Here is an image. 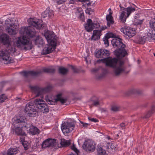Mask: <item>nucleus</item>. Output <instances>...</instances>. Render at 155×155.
Here are the masks:
<instances>
[{
	"label": "nucleus",
	"mask_w": 155,
	"mask_h": 155,
	"mask_svg": "<svg viewBox=\"0 0 155 155\" xmlns=\"http://www.w3.org/2000/svg\"><path fill=\"white\" fill-rule=\"evenodd\" d=\"M30 26L22 28L20 30V34H22V38L19 37L16 42L18 48H21L22 46L28 45L29 43V40L25 35L29 38H32L35 36L36 32L34 27L37 29H40L44 28L45 25L43 24L41 20H35L33 19L30 18L28 20Z\"/></svg>",
	"instance_id": "obj_1"
},
{
	"label": "nucleus",
	"mask_w": 155,
	"mask_h": 155,
	"mask_svg": "<svg viewBox=\"0 0 155 155\" xmlns=\"http://www.w3.org/2000/svg\"><path fill=\"white\" fill-rule=\"evenodd\" d=\"M31 91L35 94V97H40L41 99H36L34 101L35 106L36 108L41 110V111L43 113H48L49 111V108L46 104H45L44 101L42 100L43 97V94L49 91L52 89V87L48 86L45 88L39 87L36 86H29Z\"/></svg>",
	"instance_id": "obj_2"
},
{
	"label": "nucleus",
	"mask_w": 155,
	"mask_h": 155,
	"mask_svg": "<svg viewBox=\"0 0 155 155\" xmlns=\"http://www.w3.org/2000/svg\"><path fill=\"white\" fill-rule=\"evenodd\" d=\"M101 61L105 63L106 66L114 69V74L115 76H119L125 70L124 62L118 60L116 58L109 57L103 58Z\"/></svg>",
	"instance_id": "obj_3"
},
{
	"label": "nucleus",
	"mask_w": 155,
	"mask_h": 155,
	"mask_svg": "<svg viewBox=\"0 0 155 155\" xmlns=\"http://www.w3.org/2000/svg\"><path fill=\"white\" fill-rule=\"evenodd\" d=\"M122 41L121 38L117 37L113 39L111 41L113 47L117 48L114 51V54L119 58H123L127 54V52L125 49V45Z\"/></svg>",
	"instance_id": "obj_4"
},
{
	"label": "nucleus",
	"mask_w": 155,
	"mask_h": 155,
	"mask_svg": "<svg viewBox=\"0 0 155 155\" xmlns=\"http://www.w3.org/2000/svg\"><path fill=\"white\" fill-rule=\"evenodd\" d=\"M122 41L121 38L117 37L113 39L111 41L113 47L117 48L114 51V54L119 58H123L127 54V52L125 49V45Z\"/></svg>",
	"instance_id": "obj_5"
},
{
	"label": "nucleus",
	"mask_w": 155,
	"mask_h": 155,
	"mask_svg": "<svg viewBox=\"0 0 155 155\" xmlns=\"http://www.w3.org/2000/svg\"><path fill=\"white\" fill-rule=\"evenodd\" d=\"M26 120L25 118L23 116H19V118H17L15 121V123L16 124L20 122L21 125H24L26 129H29V133L30 134L32 135H35L39 134L40 130L36 127L34 126L31 124H27L26 121Z\"/></svg>",
	"instance_id": "obj_6"
},
{
	"label": "nucleus",
	"mask_w": 155,
	"mask_h": 155,
	"mask_svg": "<svg viewBox=\"0 0 155 155\" xmlns=\"http://www.w3.org/2000/svg\"><path fill=\"white\" fill-rule=\"evenodd\" d=\"M8 51L6 50H2L0 51V58L5 61V63L8 64L13 63V60L12 58L10 57V52L14 53L16 52V50L14 47H11Z\"/></svg>",
	"instance_id": "obj_7"
},
{
	"label": "nucleus",
	"mask_w": 155,
	"mask_h": 155,
	"mask_svg": "<svg viewBox=\"0 0 155 155\" xmlns=\"http://www.w3.org/2000/svg\"><path fill=\"white\" fill-rule=\"evenodd\" d=\"M34 102L33 101L29 102L26 104L25 111L28 113L30 117H34L37 115V110L36 107L35 106Z\"/></svg>",
	"instance_id": "obj_8"
},
{
	"label": "nucleus",
	"mask_w": 155,
	"mask_h": 155,
	"mask_svg": "<svg viewBox=\"0 0 155 155\" xmlns=\"http://www.w3.org/2000/svg\"><path fill=\"white\" fill-rule=\"evenodd\" d=\"M44 36L50 45L55 46L57 45V37L55 36L53 31H47L45 33Z\"/></svg>",
	"instance_id": "obj_9"
},
{
	"label": "nucleus",
	"mask_w": 155,
	"mask_h": 155,
	"mask_svg": "<svg viewBox=\"0 0 155 155\" xmlns=\"http://www.w3.org/2000/svg\"><path fill=\"white\" fill-rule=\"evenodd\" d=\"M124 11H123L120 16L119 18L120 21L123 23H125L126 18L129 17L130 14L135 10V9L132 7H128L127 8H123Z\"/></svg>",
	"instance_id": "obj_10"
},
{
	"label": "nucleus",
	"mask_w": 155,
	"mask_h": 155,
	"mask_svg": "<svg viewBox=\"0 0 155 155\" xmlns=\"http://www.w3.org/2000/svg\"><path fill=\"white\" fill-rule=\"evenodd\" d=\"M96 144L92 140H87L84 143L82 147L87 152H93L95 149Z\"/></svg>",
	"instance_id": "obj_11"
},
{
	"label": "nucleus",
	"mask_w": 155,
	"mask_h": 155,
	"mask_svg": "<svg viewBox=\"0 0 155 155\" xmlns=\"http://www.w3.org/2000/svg\"><path fill=\"white\" fill-rule=\"evenodd\" d=\"M75 125L72 123L64 122L62 124L61 128L64 134H68L74 129Z\"/></svg>",
	"instance_id": "obj_12"
},
{
	"label": "nucleus",
	"mask_w": 155,
	"mask_h": 155,
	"mask_svg": "<svg viewBox=\"0 0 155 155\" xmlns=\"http://www.w3.org/2000/svg\"><path fill=\"white\" fill-rule=\"evenodd\" d=\"M10 21L9 19H8L5 21V25L7 27L6 30L9 35H14L16 34L15 29L16 28L17 25L15 23L8 24V22Z\"/></svg>",
	"instance_id": "obj_13"
},
{
	"label": "nucleus",
	"mask_w": 155,
	"mask_h": 155,
	"mask_svg": "<svg viewBox=\"0 0 155 155\" xmlns=\"http://www.w3.org/2000/svg\"><path fill=\"white\" fill-rule=\"evenodd\" d=\"M120 30L124 34L129 38L133 37L136 34V31L134 28L127 27L121 28Z\"/></svg>",
	"instance_id": "obj_14"
},
{
	"label": "nucleus",
	"mask_w": 155,
	"mask_h": 155,
	"mask_svg": "<svg viewBox=\"0 0 155 155\" xmlns=\"http://www.w3.org/2000/svg\"><path fill=\"white\" fill-rule=\"evenodd\" d=\"M149 24L151 28L147 33V38L150 41H151V36L155 35V19L150 20Z\"/></svg>",
	"instance_id": "obj_15"
},
{
	"label": "nucleus",
	"mask_w": 155,
	"mask_h": 155,
	"mask_svg": "<svg viewBox=\"0 0 155 155\" xmlns=\"http://www.w3.org/2000/svg\"><path fill=\"white\" fill-rule=\"evenodd\" d=\"M110 54L109 51L103 49H100L97 51L95 53V56L97 58H107Z\"/></svg>",
	"instance_id": "obj_16"
},
{
	"label": "nucleus",
	"mask_w": 155,
	"mask_h": 155,
	"mask_svg": "<svg viewBox=\"0 0 155 155\" xmlns=\"http://www.w3.org/2000/svg\"><path fill=\"white\" fill-rule=\"evenodd\" d=\"M55 139L50 138L45 140L41 144L42 148L53 147L55 143Z\"/></svg>",
	"instance_id": "obj_17"
},
{
	"label": "nucleus",
	"mask_w": 155,
	"mask_h": 155,
	"mask_svg": "<svg viewBox=\"0 0 155 155\" xmlns=\"http://www.w3.org/2000/svg\"><path fill=\"white\" fill-rule=\"evenodd\" d=\"M41 73L40 71H24L21 72L25 79L30 78L32 76H36Z\"/></svg>",
	"instance_id": "obj_18"
},
{
	"label": "nucleus",
	"mask_w": 155,
	"mask_h": 155,
	"mask_svg": "<svg viewBox=\"0 0 155 155\" xmlns=\"http://www.w3.org/2000/svg\"><path fill=\"white\" fill-rule=\"evenodd\" d=\"M56 46V45H55V46L50 45L47 47H45L43 49L41 54H46L52 52L55 50Z\"/></svg>",
	"instance_id": "obj_19"
},
{
	"label": "nucleus",
	"mask_w": 155,
	"mask_h": 155,
	"mask_svg": "<svg viewBox=\"0 0 155 155\" xmlns=\"http://www.w3.org/2000/svg\"><path fill=\"white\" fill-rule=\"evenodd\" d=\"M19 152V150L17 147L10 148L8 149L6 152L0 153V155H14Z\"/></svg>",
	"instance_id": "obj_20"
},
{
	"label": "nucleus",
	"mask_w": 155,
	"mask_h": 155,
	"mask_svg": "<svg viewBox=\"0 0 155 155\" xmlns=\"http://www.w3.org/2000/svg\"><path fill=\"white\" fill-rule=\"evenodd\" d=\"M16 119H15L16 120ZM15 120H14L15 121ZM15 124V123L14 122ZM18 123H16L15 124H17ZM19 124V126L18 127H16L15 130V133L17 134V135L19 136H26V134L25 132H24L22 130V128H25L24 127V126L21 125V124L20 122L18 123Z\"/></svg>",
	"instance_id": "obj_21"
},
{
	"label": "nucleus",
	"mask_w": 155,
	"mask_h": 155,
	"mask_svg": "<svg viewBox=\"0 0 155 155\" xmlns=\"http://www.w3.org/2000/svg\"><path fill=\"white\" fill-rule=\"evenodd\" d=\"M54 15V12L52 10H51L49 8H47L45 11L41 14V17L43 18L47 17L50 18Z\"/></svg>",
	"instance_id": "obj_22"
},
{
	"label": "nucleus",
	"mask_w": 155,
	"mask_h": 155,
	"mask_svg": "<svg viewBox=\"0 0 155 155\" xmlns=\"http://www.w3.org/2000/svg\"><path fill=\"white\" fill-rule=\"evenodd\" d=\"M93 23L90 19H87V23L84 25L85 29L87 31L91 32L93 30Z\"/></svg>",
	"instance_id": "obj_23"
},
{
	"label": "nucleus",
	"mask_w": 155,
	"mask_h": 155,
	"mask_svg": "<svg viewBox=\"0 0 155 155\" xmlns=\"http://www.w3.org/2000/svg\"><path fill=\"white\" fill-rule=\"evenodd\" d=\"M101 35V31L94 30L93 31V35L91 37V39L94 41H96L100 39Z\"/></svg>",
	"instance_id": "obj_24"
},
{
	"label": "nucleus",
	"mask_w": 155,
	"mask_h": 155,
	"mask_svg": "<svg viewBox=\"0 0 155 155\" xmlns=\"http://www.w3.org/2000/svg\"><path fill=\"white\" fill-rule=\"evenodd\" d=\"M0 40L4 45H9V36L6 34H4L1 35L0 37Z\"/></svg>",
	"instance_id": "obj_25"
},
{
	"label": "nucleus",
	"mask_w": 155,
	"mask_h": 155,
	"mask_svg": "<svg viewBox=\"0 0 155 155\" xmlns=\"http://www.w3.org/2000/svg\"><path fill=\"white\" fill-rule=\"evenodd\" d=\"M62 94H58L56 96V98L55 99V101H59L62 104L65 103L67 100V99L66 98H64L61 97Z\"/></svg>",
	"instance_id": "obj_26"
},
{
	"label": "nucleus",
	"mask_w": 155,
	"mask_h": 155,
	"mask_svg": "<svg viewBox=\"0 0 155 155\" xmlns=\"http://www.w3.org/2000/svg\"><path fill=\"white\" fill-rule=\"evenodd\" d=\"M106 19L107 21V25L108 27H110L111 25H113L114 23L113 18L112 15H107Z\"/></svg>",
	"instance_id": "obj_27"
},
{
	"label": "nucleus",
	"mask_w": 155,
	"mask_h": 155,
	"mask_svg": "<svg viewBox=\"0 0 155 155\" xmlns=\"http://www.w3.org/2000/svg\"><path fill=\"white\" fill-rule=\"evenodd\" d=\"M71 143L70 140H66L64 139H61L60 144L62 147H68L71 145Z\"/></svg>",
	"instance_id": "obj_28"
},
{
	"label": "nucleus",
	"mask_w": 155,
	"mask_h": 155,
	"mask_svg": "<svg viewBox=\"0 0 155 155\" xmlns=\"http://www.w3.org/2000/svg\"><path fill=\"white\" fill-rule=\"evenodd\" d=\"M147 38L148 39L147 37L139 36L137 38V41L140 44H144Z\"/></svg>",
	"instance_id": "obj_29"
},
{
	"label": "nucleus",
	"mask_w": 155,
	"mask_h": 155,
	"mask_svg": "<svg viewBox=\"0 0 155 155\" xmlns=\"http://www.w3.org/2000/svg\"><path fill=\"white\" fill-rule=\"evenodd\" d=\"M154 108L155 106H152L151 110L146 113L143 118H149L153 113V111L154 110Z\"/></svg>",
	"instance_id": "obj_30"
},
{
	"label": "nucleus",
	"mask_w": 155,
	"mask_h": 155,
	"mask_svg": "<svg viewBox=\"0 0 155 155\" xmlns=\"http://www.w3.org/2000/svg\"><path fill=\"white\" fill-rule=\"evenodd\" d=\"M35 43L36 45H43L44 44V41L41 38L38 37L35 40Z\"/></svg>",
	"instance_id": "obj_31"
},
{
	"label": "nucleus",
	"mask_w": 155,
	"mask_h": 155,
	"mask_svg": "<svg viewBox=\"0 0 155 155\" xmlns=\"http://www.w3.org/2000/svg\"><path fill=\"white\" fill-rule=\"evenodd\" d=\"M55 71V69L53 67L48 68H44L43 69V71L46 73H53Z\"/></svg>",
	"instance_id": "obj_32"
},
{
	"label": "nucleus",
	"mask_w": 155,
	"mask_h": 155,
	"mask_svg": "<svg viewBox=\"0 0 155 155\" xmlns=\"http://www.w3.org/2000/svg\"><path fill=\"white\" fill-rule=\"evenodd\" d=\"M97 151L98 155H107L106 151L101 147L99 148Z\"/></svg>",
	"instance_id": "obj_33"
},
{
	"label": "nucleus",
	"mask_w": 155,
	"mask_h": 155,
	"mask_svg": "<svg viewBox=\"0 0 155 155\" xmlns=\"http://www.w3.org/2000/svg\"><path fill=\"white\" fill-rule=\"evenodd\" d=\"M59 72L62 74H66L68 71V69L64 68H59Z\"/></svg>",
	"instance_id": "obj_34"
},
{
	"label": "nucleus",
	"mask_w": 155,
	"mask_h": 155,
	"mask_svg": "<svg viewBox=\"0 0 155 155\" xmlns=\"http://www.w3.org/2000/svg\"><path fill=\"white\" fill-rule=\"evenodd\" d=\"M121 110V107L119 106L114 105L111 107V110L114 112H117Z\"/></svg>",
	"instance_id": "obj_35"
},
{
	"label": "nucleus",
	"mask_w": 155,
	"mask_h": 155,
	"mask_svg": "<svg viewBox=\"0 0 155 155\" xmlns=\"http://www.w3.org/2000/svg\"><path fill=\"white\" fill-rule=\"evenodd\" d=\"M45 99L46 101L49 104L53 105V104H54V102L51 100L50 99L48 96H46L45 97Z\"/></svg>",
	"instance_id": "obj_36"
},
{
	"label": "nucleus",
	"mask_w": 155,
	"mask_h": 155,
	"mask_svg": "<svg viewBox=\"0 0 155 155\" xmlns=\"http://www.w3.org/2000/svg\"><path fill=\"white\" fill-rule=\"evenodd\" d=\"M130 93L132 94H139L141 93V91L138 89H134L130 90Z\"/></svg>",
	"instance_id": "obj_37"
},
{
	"label": "nucleus",
	"mask_w": 155,
	"mask_h": 155,
	"mask_svg": "<svg viewBox=\"0 0 155 155\" xmlns=\"http://www.w3.org/2000/svg\"><path fill=\"white\" fill-rule=\"evenodd\" d=\"M100 25L99 23L97 21H94L93 22V29L94 28H99Z\"/></svg>",
	"instance_id": "obj_38"
},
{
	"label": "nucleus",
	"mask_w": 155,
	"mask_h": 155,
	"mask_svg": "<svg viewBox=\"0 0 155 155\" xmlns=\"http://www.w3.org/2000/svg\"><path fill=\"white\" fill-rule=\"evenodd\" d=\"M7 98V97L4 94L2 95L0 97V102L2 103Z\"/></svg>",
	"instance_id": "obj_39"
},
{
	"label": "nucleus",
	"mask_w": 155,
	"mask_h": 155,
	"mask_svg": "<svg viewBox=\"0 0 155 155\" xmlns=\"http://www.w3.org/2000/svg\"><path fill=\"white\" fill-rule=\"evenodd\" d=\"M115 35L112 33H108L106 36V37L108 38H115Z\"/></svg>",
	"instance_id": "obj_40"
},
{
	"label": "nucleus",
	"mask_w": 155,
	"mask_h": 155,
	"mask_svg": "<svg viewBox=\"0 0 155 155\" xmlns=\"http://www.w3.org/2000/svg\"><path fill=\"white\" fill-rule=\"evenodd\" d=\"M71 148L76 153H78L79 152V151L75 147V146L74 144H73V145L71 147Z\"/></svg>",
	"instance_id": "obj_41"
},
{
	"label": "nucleus",
	"mask_w": 155,
	"mask_h": 155,
	"mask_svg": "<svg viewBox=\"0 0 155 155\" xmlns=\"http://www.w3.org/2000/svg\"><path fill=\"white\" fill-rule=\"evenodd\" d=\"M100 104V103L98 100H97L96 101H93V103L92 104V105H93L94 106H97Z\"/></svg>",
	"instance_id": "obj_42"
},
{
	"label": "nucleus",
	"mask_w": 155,
	"mask_h": 155,
	"mask_svg": "<svg viewBox=\"0 0 155 155\" xmlns=\"http://www.w3.org/2000/svg\"><path fill=\"white\" fill-rule=\"evenodd\" d=\"M108 38L105 37V38L104 40V44L106 45V47H107L109 46V41L108 40Z\"/></svg>",
	"instance_id": "obj_43"
},
{
	"label": "nucleus",
	"mask_w": 155,
	"mask_h": 155,
	"mask_svg": "<svg viewBox=\"0 0 155 155\" xmlns=\"http://www.w3.org/2000/svg\"><path fill=\"white\" fill-rule=\"evenodd\" d=\"M79 18L81 19V20L82 21H83L84 19V14L83 12L81 13L79 15Z\"/></svg>",
	"instance_id": "obj_44"
},
{
	"label": "nucleus",
	"mask_w": 155,
	"mask_h": 155,
	"mask_svg": "<svg viewBox=\"0 0 155 155\" xmlns=\"http://www.w3.org/2000/svg\"><path fill=\"white\" fill-rule=\"evenodd\" d=\"M56 2L58 4H62L63 3L65 2L67 0H55Z\"/></svg>",
	"instance_id": "obj_45"
},
{
	"label": "nucleus",
	"mask_w": 155,
	"mask_h": 155,
	"mask_svg": "<svg viewBox=\"0 0 155 155\" xmlns=\"http://www.w3.org/2000/svg\"><path fill=\"white\" fill-rule=\"evenodd\" d=\"M88 119L89 120L91 121L92 122H96L98 121L97 119L94 118H91L89 117H88Z\"/></svg>",
	"instance_id": "obj_46"
},
{
	"label": "nucleus",
	"mask_w": 155,
	"mask_h": 155,
	"mask_svg": "<svg viewBox=\"0 0 155 155\" xmlns=\"http://www.w3.org/2000/svg\"><path fill=\"white\" fill-rule=\"evenodd\" d=\"M80 123L83 125L84 127H87L88 125H90V124L87 123H84L83 122L81 121H80Z\"/></svg>",
	"instance_id": "obj_47"
},
{
	"label": "nucleus",
	"mask_w": 155,
	"mask_h": 155,
	"mask_svg": "<svg viewBox=\"0 0 155 155\" xmlns=\"http://www.w3.org/2000/svg\"><path fill=\"white\" fill-rule=\"evenodd\" d=\"M116 148V145L115 144L111 143L110 147V149L112 150H115Z\"/></svg>",
	"instance_id": "obj_48"
},
{
	"label": "nucleus",
	"mask_w": 155,
	"mask_h": 155,
	"mask_svg": "<svg viewBox=\"0 0 155 155\" xmlns=\"http://www.w3.org/2000/svg\"><path fill=\"white\" fill-rule=\"evenodd\" d=\"M71 68L75 73H78V70L76 68L74 67L71 66Z\"/></svg>",
	"instance_id": "obj_49"
},
{
	"label": "nucleus",
	"mask_w": 155,
	"mask_h": 155,
	"mask_svg": "<svg viewBox=\"0 0 155 155\" xmlns=\"http://www.w3.org/2000/svg\"><path fill=\"white\" fill-rule=\"evenodd\" d=\"M111 143H107V149H110V147L111 146Z\"/></svg>",
	"instance_id": "obj_50"
},
{
	"label": "nucleus",
	"mask_w": 155,
	"mask_h": 155,
	"mask_svg": "<svg viewBox=\"0 0 155 155\" xmlns=\"http://www.w3.org/2000/svg\"><path fill=\"white\" fill-rule=\"evenodd\" d=\"M6 83V82L5 81H2L0 83V85L1 86H3Z\"/></svg>",
	"instance_id": "obj_51"
},
{
	"label": "nucleus",
	"mask_w": 155,
	"mask_h": 155,
	"mask_svg": "<svg viewBox=\"0 0 155 155\" xmlns=\"http://www.w3.org/2000/svg\"><path fill=\"white\" fill-rule=\"evenodd\" d=\"M98 70V69L97 68H94L91 70V71L93 72H96Z\"/></svg>",
	"instance_id": "obj_52"
},
{
	"label": "nucleus",
	"mask_w": 155,
	"mask_h": 155,
	"mask_svg": "<svg viewBox=\"0 0 155 155\" xmlns=\"http://www.w3.org/2000/svg\"><path fill=\"white\" fill-rule=\"evenodd\" d=\"M107 28V27L106 26L103 27V26L102 28H101V30L99 31H101L102 30H104L105 29Z\"/></svg>",
	"instance_id": "obj_53"
},
{
	"label": "nucleus",
	"mask_w": 155,
	"mask_h": 155,
	"mask_svg": "<svg viewBox=\"0 0 155 155\" xmlns=\"http://www.w3.org/2000/svg\"><path fill=\"white\" fill-rule=\"evenodd\" d=\"M74 1L73 0H71L69 2V4H74Z\"/></svg>",
	"instance_id": "obj_54"
},
{
	"label": "nucleus",
	"mask_w": 155,
	"mask_h": 155,
	"mask_svg": "<svg viewBox=\"0 0 155 155\" xmlns=\"http://www.w3.org/2000/svg\"><path fill=\"white\" fill-rule=\"evenodd\" d=\"M120 126L121 127H124L125 126V125L124 123H121L120 124Z\"/></svg>",
	"instance_id": "obj_55"
},
{
	"label": "nucleus",
	"mask_w": 155,
	"mask_h": 155,
	"mask_svg": "<svg viewBox=\"0 0 155 155\" xmlns=\"http://www.w3.org/2000/svg\"><path fill=\"white\" fill-rule=\"evenodd\" d=\"M120 8L121 10H122V12H123V11H124V9H123V8H124L123 7H121V5H120Z\"/></svg>",
	"instance_id": "obj_56"
},
{
	"label": "nucleus",
	"mask_w": 155,
	"mask_h": 155,
	"mask_svg": "<svg viewBox=\"0 0 155 155\" xmlns=\"http://www.w3.org/2000/svg\"><path fill=\"white\" fill-rule=\"evenodd\" d=\"M140 60H138L137 61V63L138 64H140Z\"/></svg>",
	"instance_id": "obj_57"
},
{
	"label": "nucleus",
	"mask_w": 155,
	"mask_h": 155,
	"mask_svg": "<svg viewBox=\"0 0 155 155\" xmlns=\"http://www.w3.org/2000/svg\"><path fill=\"white\" fill-rule=\"evenodd\" d=\"M68 155H75L74 154H73V153H71L70 154H68Z\"/></svg>",
	"instance_id": "obj_58"
},
{
	"label": "nucleus",
	"mask_w": 155,
	"mask_h": 155,
	"mask_svg": "<svg viewBox=\"0 0 155 155\" xmlns=\"http://www.w3.org/2000/svg\"><path fill=\"white\" fill-rule=\"evenodd\" d=\"M107 138L108 139V140H109L110 139V137H107Z\"/></svg>",
	"instance_id": "obj_59"
},
{
	"label": "nucleus",
	"mask_w": 155,
	"mask_h": 155,
	"mask_svg": "<svg viewBox=\"0 0 155 155\" xmlns=\"http://www.w3.org/2000/svg\"><path fill=\"white\" fill-rule=\"evenodd\" d=\"M25 148V150H27V147H24Z\"/></svg>",
	"instance_id": "obj_60"
},
{
	"label": "nucleus",
	"mask_w": 155,
	"mask_h": 155,
	"mask_svg": "<svg viewBox=\"0 0 155 155\" xmlns=\"http://www.w3.org/2000/svg\"><path fill=\"white\" fill-rule=\"evenodd\" d=\"M112 14V13H111V12H110L109 13V15H111Z\"/></svg>",
	"instance_id": "obj_61"
},
{
	"label": "nucleus",
	"mask_w": 155,
	"mask_h": 155,
	"mask_svg": "<svg viewBox=\"0 0 155 155\" xmlns=\"http://www.w3.org/2000/svg\"><path fill=\"white\" fill-rule=\"evenodd\" d=\"M153 55H154V56H155V53H153Z\"/></svg>",
	"instance_id": "obj_62"
},
{
	"label": "nucleus",
	"mask_w": 155,
	"mask_h": 155,
	"mask_svg": "<svg viewBox=\"0 0 155 155\" xmlns=\"http://www.w3.org/2000/svg\"><path fill=\"white\" fill-rule=\"evenodd\" d=\"M117 136H118V134H117Z\"/></svg>",
	"instance_id": "obj_63"
},
{
	"label": "nucleus",
	"mask_w": 155,
	"mask_h": 155,
	"mask_svg": "<svg viewBox=\"0 0 155 155\" xmlns=\"http://www.w3.org/2000/svg\"><path fill=\"white\" fill-rule=\"evenodd\" d=\"M109 10H111V9H110V8H109Z\"/></svg>",
	"instance_id": "obj_64"
}]
</instances>
